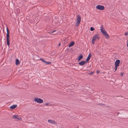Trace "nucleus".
Instances as JSON below:
<instances>
[{
    "label": "nucleus",
    "instance_id": "nucleus-1",
    "mask_svg": "<svg viewBox=\"0 0 128 128\" xmlns=\"http://www.w3.org/2000/svg\"><path fill=\"white\" fill-rule=\"evenodd\" d=\"M103 26H102L100 28V31L102 34L106 37L107 39H109V36L108 34H107L106 31L104 30H103Z\"/></svg>",
    "mask_w": 128,
    "mask_h": 128
},
{
    "label": "nucleus",
    "instance_id": "nucleus-2",
    "mask_svg": "<svg viewBox=\"0 0 128 128\" xmlns=\"http://www.w3.org/2000/svg\"><path fill=\"white\" fill-rule=\"evenodd\" d=\"M34 101L39 103H42L43 102V100L40 98H34Z\"/></svg>",
    "mask_w": 128,
    "mask_h": 128
},
{
    "label": "nucleus",
    "instance_id": "nucleus-3",
    "mask_svg": "<svg viewBox=\"0 0 128 128\" xmlns=\"http://www.w3.org/2000/svg\"><path fill=\"white\" fill-rule=\"evenodd\" d=\"M100 37L99 36L98 34H96L92 38V40L96 41V39L98 40L100 39Z\"/></svg>",
    "mask_w": 128,
    "mask_h": 128
},
{
    "label": "nucleus",
    "instance_id": "nucleus-4",
    "mask_svg": "<svg viewBox=\"0 0 128 128\" xmlns=\"http://www.w3.org/2000/svg\"><path fill=\"white\" fill-rule=\"evenodd\" d=\"M96 8L98 10H102L104 9V7L103 6L98 5L96 6Z\"/></svg>",
    "mask_w": 128,
    "mask_h": 128
},
{
    "label": "nucleus",
    "instance_id": "nucleus-5",
    "mask_svg": "<svg viewBox=\"0 0 128 128\" xmlns=\"http://www.w3.org/2000/svg\"><path fill=\"white\" fill-rule=\"evenodd\" d=\"M12 118L15 119L17 121L18 120H20L21 118L20 117H18V115H14L12 116Z\"/></svg>",
    "mask_w": 128,
    "mask_h": 128
},
{
    "label": "nucleus",
    "instance_id": "nucleus-6",
    "mask_svg": "<svg viewBox=\"0 0 128 128\" xmlns=\"http://www.w3.org/2000/svg\"><path fill=\"white\" fill-rule=\"evenodd\" d=\"M120 62V60H116L115 63V65L116 67H118L119 66Z\"/></svg>",
    "mask_w": 128,
    "mask_h": 128
},
{
    "label": "nucleus",
    "instance_id": "nucleus-7",
    "mask_svg": "<svg viewBox=\"0 0 128 128\" xmlns=\"http://www.w3.org/2000/svg\"><path fill=\"white\" fill-rule=\"evenodd\" d=\"M48 122L52 124H56L57 123L54 120H48Z\"/></svg>",
    "mask_w": 128,
    "mask_h": 128
},
{
    "label": "nucleus",
    "instance_id": "nucleus-8",
    "mask_svg": "<svg viewBox=\"0 0 128 128\" xmlns=\"http://www.w3.org/2000/svg\"><path fill=\"white\" fill-rule=\"evenodd\" d=\"M87 62L86 61H82L78 63V64L81 66H83Z\"/></svg>",
    "mask_w": 128,
    "mask_h": 128
},
{
    "label": "nucleus",
    "instance_id": "nucleus-9",
    "mask_svg": "<svg viewBox=\"0 0 128 128\" xmlns=\"http://www.w3.org/2000/svg\"><path fill=\"white\" fill-rule=\"evenodd\" d=\"M92 57V55L90 53L88 55V56L87 58L86 59V62H88L89 60H90V58Z\"/></svg>",
    "mask_w": 128,
    "mask_h": 128
},
{
    "label": "nucleus",
    "instance_id": "nucleus-10",
    "mask_svg": "<svg viewBox=\"0 0 128 128\" xmlns=\"http://www.w3.org/2000/svg\"><path fill=\"white\" fill-rule=\"evenodd\" d=\"M17 106V105H13L10 106V108L12 109H14Z\"/></svg>",
    "mask_w": 128,
    "mask_h": 128
},
{
    "label": "nucleus",
    "instance_id": "nucleus-11",
    "mask_svg": "<svg viewBox=\"0 0 128 128\" xmlns=\"http://www.w3.org/2000/svg\"><path fill=\"white\" fill-rule=\"evenodd\" d=\"M6 30L7 33L6 34V37H9V30L8 29L7 27L6 28Z\"/></svg>",
    "mask_w": 128,
    "mask_h": 128
},
{
    "label": "nucleus",
    "instance_id": "nucleus-12",
    "mask_svg": "<svg viewBox=\"0 0 128 128\" xmlns=\"http://www.w3.org/2000/svg\"><path fill=\"white\" fill-rule=\"evenodd\" d=\"M74 44V42H70V44L69 45V47H70L73 46Z\"/></svg>",
    "mask_w": 128,
    "mask_h": 128
},
{
    "label": "nucleus",
    "instance_id": "nucleus-13",
    "mask_svg": "<svg viewBox=\"0 0 128 128\" xmlns=\"http://www.w3.org/2000/svg\"><path fill=\"white\" fill-rule=\"evenodd\" d=\"M78 61H79L83 58V56L81 54V55H80L78 56Z\"/></svg>",
    "mask_w": 128,
    "mask_h": 128
},
{
    "label": "nucleus",
    "instance_id": "nucleus-14",
    "mask_svg": "<svg viewBox=\"0 0 128 128\" xmlns=\"http://www.w3.org/2000/svg\"><path fill=\"white\" fill-rule=\"evenodd\" d=\"M81 17L79 15H78L77 16V20L81 21Z\"/></svg>",
    "mask_w": 128,
    "mask_h": 128
},
{
    "label": "nucleus",
    "instance_id": "nucleus-15",
    "mask_svg": "<svg viewBox=\"0 0 128 128\" xmlns=\"http://www.w3.org/2000/svg\"><path fill=\"white\" fill-rule=\"evenodd\" d=\"M16 65L19 64H20V61L19 60L17 59L16 60Z\"/></svg>",
    "mask_w": 128,
    "mask_h": 128
},
{
    "label": "nucleus",
    "instance_id": "nucleus-16",
    "mask_svg": "<svg viewBox=\"0 0 128 128\" xmlns=\"http://www.w3.org/2000/svg\"><path fill=\"white\" fill-rule=\"evenodd\" d=\"M9 37H6L7 44L8 46H9L10 44V42L9 39Z\"/></svg>",
    "mask_w": 128,
    "mask_h": 128
},
{
    "label": "nucleus",
    "instance_id": "nucleus-17",
    "mask_svg": "<svg viewBox=\"0 0 128 128\" xmlns=\"http://www.w3.org/2000/svg\"><path fill=\"white\" fill-rule=\"evenodd\" d=\"M80 21H76V26H78V24L80 23Z\"/></svg>",
    "mask_w": 128,
    "mask_h": 128
},
{
    "label": "nucleus",
    "instance_id": "nucleus-18",
    "mask_svg": "<svg viewBox=\"0 0 128 128\" xmlns=\"http://www.w3.org/2000/svg\"><path fill=\"white\" fill-rule=\"evenodd\" d=\"M45 64H51V63L50 62H47L46 61H45Z\"/></svg>",
    "mask_w": 128,
    "mask_h": 128
},
{
    "label": "nucleus",
    "instance_id": "nucleus-19",
    "mask_svg": "<svg viewBox=\"0 0 128 128\" xmlns=\"http://www.w3.org/2000/svg\"><path fill=\"white\" fill-rule=\"evenodd\" d=\"M90 29L91 31H92L94 30V28L93 27H92L90 28Z\"/></svg>",
    "mask_w": 128,
    "mask_h": 128
},
{
    "label": "nucleus",
    "instance_id": "nucleus-20",
    "mask_svg": "<svg viewBox=\"0 0 128 128\" xmlns=\"http://www.w3.org/2000/svg\"><path fill=\"white\" fill-rule=\"evenodd\" d=\"M40 60H41L43 62H44L45 63V61L42 58H40Z\"/></svg>",
    "mask_w": 128,
    "mask_h": 128
},
{
    "label": "nucleus",
    "instance_id": "nucleus-21",
    "mask_svg": "<svg viewBox=\"0 0 128 128\" xmlns=\"http://www.w3.org/2000/svg\"><path fill=\"white\" fill-rule=\"evenodd\" d=\"M128 34V32H126L124 34V35L125 36H127Z\"/></svg>",
    "mask_w": 128,
    "mask_h": 128
},
{
    "label": "nucleus",
    "instance_id": "nucleus-22",
    "mask_svg": "<svg viewBox=\"0 0 128 128\" xmlns=\"http://www.w3.org/2000/svg\"><path fill=\"white\" fill-rule=\"evenodd\" d=\"M94 73V72H90V73L89 74L90 75H91L92 74H93Z\"/></svg>",
    "mask_w": 128,
    "mask_h": 128
},
{
    "label": "nucleus",
    "instance_id": "nucleus-23",
    "mask_svg": "<svg viewBox=\"0 0 128 128\" xmlns=\"http://www.w3.org/2000/svg\"><path fill=\"white\" fill-rule=\"evenodd\" d=\"M117 67H116V66H115V67L114 68V69H115V71H114V72L116 71V70L117 69Z\"/></svg>",
    "mask_w": 128,
    "mask_h": 128
},
{
    "label": "nucleus",
    "instance_id": "nucleus-24",
    "mask_svg": "<svg viewBox=\"0 0 128 128\" xmlns=\"http://www.w3.org/2000/svg\"><path fill=\"white\" fill-rule=\"evenodd\" d=\"M45 105L46 106H50V105H49V103H46V104H45Z\"/></svg>",
    "mask_w": 128,
    "mask_h": 128
},
{
    "label": "nucleus",
    "instance_id": "nucleus-25",
    "mask_svg": "<svg viewBox=\"0 0 128 128\" xmlns=\"http://www.w3.org/2000/svg\"><path fill=\"white\" fill-rule=\"evenodd\" d=\"M92 44H94V42L95 41H96L92 40Z\"/></svg>",
    "mask_w": 128,
    "mask_h": 128
},
{
    "label": "nucleus",
    "instance_id": "nucleus-26",
    "mask_svg": "<svg viewBox=\"0 0 128 128\" xmlns=\"http://www.w3.org/2000/svg\"><path fill=\"white\" fill-rule=\"evenodd\" d=\"M100 72L98 70L96 71V73L97 74H98V73H99Z\"/></svg>",
    "mask_w": 128,
    "mask_h": 128
},
{
    "label": "nucleus",
    "instance_id": "nucleus-27",
    "mask_svg": "<svg viewBox=\"0 0 128 128\" xmlns=\"http://www.w3.org/2000/svg\"><path fill=\"white\" fill-rule=\"evenodd\" d=\"M101 104L102 105V106H103V105H104V104Z\"/></svg>",
    "mask_w": 128,
    "mask_h": 128
},
{
    "label": "nucleus",
    "instance_id": "nucleus-28",
    "mask_svg": "<svg viewBox=\"0 0 128 128\" xmlns=\"http://www.w3.org/2000/svg\"><path fill=\"white\" fill-rule=\"evenodd\" d=\"M60 43H59V44H58V46H60Z\"/></svg>",
    "mask_w": 128,
    "mask_h": 128
},
{
    "label": "nucleus",
    "instance_id": "nucleus-29",
    "mask_svg": "<svg viewBox=\"0 0 128 128\" xmlns=\"http://www.w3.org/2000/svg\"><path fill=\"white\" fill-rule=\"evenodd\" d=\"M121 76H122L123 75V74L122 73H121Z\"/></svg>",
    "mask_w": 128,
    "mask_h": 128
},
{
    "label": "nucleus",
    "instance_id": "nucleus-30",
    "mask_svg": "<svg viewBox=\"0 0 128 128\" xmlns=\"http://www.w3.org/2000/svg\"><path fill=\"white\" fill-rule=\"evenodd\" d=\"M56 31V30H54V31H53L51 33H53V32H55Z\"/></svg>",
    "mask_w": 128,
    "mask_h": 128
},
{
    "label": "nucleus",
    "instance_id": "nucleus-31",
    "mask_svg": "<svg viewBox=\"0 0 128 128\" xmlns=\"http://www.w3.org/2000/svg\"><path fill=\"white\" fill-rule=\"evenodd\" d=\"M127 46L128 47V40L127 41Z\"/></svg>",
    "mask_w": 128,
    "mask_h": 128
}]
</instances>
